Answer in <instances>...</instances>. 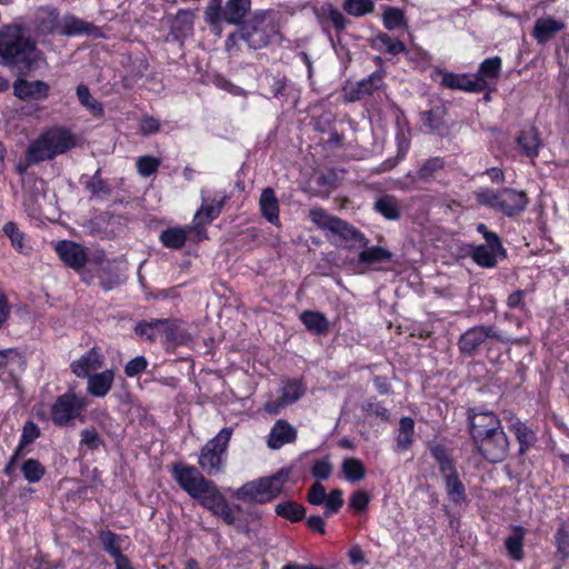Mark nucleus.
<instances>
[{
  "label": "nucleus",
  "mask_w": 569,
  "mask_h": 569,
  "mask_svg": "<svg viewBox=\"0 0 569 569\" xmlns=\"http://www.w3.org/2000/svg\"><path fill=\"white\" fill-rule=\"evenodd\" d=\"M516 142L522 153L530 158L537 157L541 147L540 134L538 129L535 127L520 131L516 138Z\"/></svg>",
  "instance_id": "nucleus-24"
},
{
  "label": "nucleus",
  "mask_w": 569,
  "mask_h": 569,
  "mask_svg": "<svg viewBox=\"0 0 569 569\" xmlns=\"http://www.w3.org/2000/svg\"><path fill=\"white\" fill-rule=\"evenodd\" d=\"M358 82L360 83V87H362L363 89L362 92L371 94L375 90L381 88L383 83V72L375 71L368 78L362 79L361 81Z\"/></svg>",
  "instance_id": "nucleus-58"
},
{
  "label": "nucleus",
  "mask_w": 569,
  "mask_h": 569,
  "mask_svg": "<svg viewBox=\"0 0 569 569\" xmlns=\"http://www.w3.org/2000/svg\"><path fill=\"white\" fill-rule=\"evenodd\" d=\"M555 540L557 545V553L561 561H565L569 557V531L566 530L565 526L558 528Z\"/></svg>",
  "instance_id": "nucleus-53"
},
{
  "label": "nucleus",
  "mask_w": 569,
  "mask_h": 569,
  "mask_svg": "<svg viewBox=\"0 0 569 569\" xmlns=\"http://www.w3.org/2000/svg\"><path fill=\"white\" fill-rule=\"evenodd\" d=\"M362 87L359 82L348 83L343 87V98L347 102H355L362 99L367 93L362 92Z\"/></svg>",
  "instance_id": "nucleus-62"
},
{
  "label": "nucleus",
  "mask_w": 569,
  "mask_h": 569,
  "mask_svg": "<svg viewBox=\"0 0 569 569\" xmlns=\"http://www.w3.org/2000/svg\"><path fill=\"white\" fill-rule=\"evenodd\" d=\"M309 217L311 221L317 224L319 228L323 230H329L330 232L335 230L336 224L338 223L339 218L329 214L322 208H313L309 212Z\"/></svg>",
  "instance_id": "nucleus-44"
},
{
  "label": "nucleus",
  "mask_w": 569,
  "mask_h": 569,
  "mask_svg": "<svg viewBox=\"0 0 569 569\" xmlns=\"http://www.w3.org/2000/svg\"><path fill=\"white\" fill-rule=\"evenodd\" d=\"M305 390L306 389L300 381L290 380L280 389V396L283 398L284 403L292 405L305 395Z\"/></svg>",
  "instance_id": "nucleus-46"
},
{
  "label": "nucleus",
  "mask_w": 569,
  "mask_h": 569,
  "mask_svg": "<svg viewBox=\"0 0 569 569\" xmlns=\"http://www.w3.org/2000/svg\"><path fill=\"white\" fill-rule=\"evenodd\" d=\"M501 70V59L499 57H492L485 59L479 68V71L476 76L482 77L485 80L489 79H498Z\"/></svg>",
  "instance_id": "nucleus-48"
},
{
  "label": "nucleus",
  "mask_w": 569,
  "mask_h": 569,
  "mask_svg": "<svg viewBox=\"0 0 569 569\" xmlns=\"http://www.w3.org/2000/svg\"><path fill=\"white\" fill-rule=\"evenodd\" d=\"M525 537L526 529L521 526H516L512 528V533L505 539V548L512 560L520 561L523 559Z\"/></svg>",
  "instance_id": "nucleus-27"
},
{
  "label": "nucleus",
  "mask_w": 569,
  "mask_h": 569,
  "mask_svg": "<svg viewBox=\"0 0 569 569\" xmlns=\"http://www.w3.org/2000/svg\"><path fill=\"white\" fill-rule=\"evenodd\" d=\"M300 319L306 328L315 335H323L329 330L328 319L319 311H303Z\"/></svg>",
  "instance_id": "nucleus-33"
},
{
  "label": "nucleus",
  "mask_w": 569,
  "mask_h": 569,
  "mask_svg": "<svg viewBox=\"0 0 569 569\" xmlns=\"http://www.w3.org/2000/svg\"><path fill=\"white\" fill-rule=\"evenodd\" d=\"M103 365V357L97 348L90 349L79 360L71 363L72 372L78 377H89L91 371L98 370Z\"/></svg>",
  "instance_id": "nucleus-21"
},
{
  "label": "nucleus",
  "mask_w": 569,
  "mask_h": 569,
  "mask_svg": "<svg viewBox=\"0 0 569 569\" xmlns=\"http://www.w3.org/2000/svg\"><path fill=\"white\" fill-rule=\"evenodd\" d=\"M446 492L448 495L449 500L455 505H460L466 501V489L461 480L459 479V475L445 479Z\"/></svg>",
  "instance_id": "nucleus-40"
},
{
  "label": "nucleus",
  "mask_w": 569,
  "mask_h": 569,
  "mask_svg": "<svg viewBox=\"0 0 569 569\" xmlns=\"http://www.w3.org/2000/svg\"><path fill=\"white\" fill-rule=\"evenodd\" d=\"M315 14L325 31H328L331 24L338 33H341L345 31L347 23H349L342 12L330 2L316 8Z\"/></svg>",
  "instance_id": "nucleus-15"
},
{
  "label": "nucleus",
  "mask_w": 569,
  "mask_h": 569,
  "mask_svg": "<svg viewBox=\"0 0 569 569\" xmlns=\"http://www.w3.org/2000/svg\"><path fill=\"white\" fill-rule=\"evenodd\" d=\"M331 232L339 236L340 239L346 242H352L351 246L359 244L367 247L369 243V240L358 229L340 218L335 230Z\"/></svg>",
  "instance_id": "nucleus-31"
},
{
  "label": "nucleus",
  "mask_w": 569,
  "mask_h": 569,
  "mask_svg": "<svg viewBox=\"0 0 569 569\" xmlns=\"http://www.w3.org/2000/svg\"><path fill=\"white\" fill-rule=\"evenodd\" d=\"M259 207L263 218L272 224H279V203L272 188H264L262 190Z\"/></svg>",
  "instance_id": "nucleus-25"
},
{
  "label": "nucleus",
  "mask_w": 569,
  "mask_h": 569,
  "mask_svg": "<svg viewBox=\"0 0 569 569\" xmlns=\"http://www.w3.org/2000/svg\"><path fill=\"white\" fill-rule=\"evenodd\" d=\"M194 231L193 227L180 228L172 227L161 231L159 239L161 243L169 249H181L188 238V232Z\"/></svg>",
  "instance_id": "nucleus-28"
},
{
  "label": "nucleus",
  "mask_w": 569,
  "mask_h": 569,
  "mask_svg": "<svg viewBox=\"0 0 569 569\" xmlns=\"http://www.w3.org/2000/svg\"><path fill=\"white\" fill-rule=\"evenodd\" d=\"M362 87L359 82L348 83L343 87V98L347 102H355L362 99L367 93L362 92Z\"/></svg>",
  "instance_id": "nucleus-63"
},
{
  "label": "nucleus",
  "mask_w": 569,
  "mask_h": 569,
  "mask_svg": "<svg viewBox=\"0 0 569 569\" xmlns=\"http://www.w3.org/2000/svg\"><path fill=\"white\" fill-rule=\"evenodd\" d=\"M223 201H219L216 204L208 203L207 199H202V206L194 214V232L197 233L198 240L207 238V231L204 224L212 222L221 212Z\"/></svg>",
  "instance_id": "nucleus-17"
},
{
  "label": "nucleus",
  "mask_w": 569,
  "mask_h": 569,
  "mask_svg": "<svg viewBox=\"0 0 569 569\" xmlns=\"http://www.w3.org/2000/svg\"><path fill=\"white\" fill-rule=\"evenodd\" d=\"M77 97L80 101V103L89 109L93 116L96 117H102L104 113L103 106L98 100L93 99L90 90L84 84H79L77 87Z\"/></svg>",
  "instance_id": "nucleus-41"
},
{
  "label": "nucleus",
  "mask_w": 569,
  "mask_h": 569,
  "mask_svg": "<svg viewBox=\"0 0 569 569\" xmlns=\"http://www.w3.org/2000/svg\"><path fill=\"white\" fill-rule=\"evenodd\" d=\"M21 472L27 481L38 482L44 476L46 469L39 460L30 458L21 465Z\"/></svg>",
  "instance_id": "nucleus-45"
},
{
  "label": "nucleus",
  "mask_w": 569,
  "mask_h": 569,
  "mask_svg": "<svg viewBox=\"0 0 569 569\" xmlns=\"http://www.w3.org/2000/svg\"><path fill=\"white\" fill-rule=\"evenodd\" d=\"M60 34L74 37L80 34L100 36V30L93 23L87 22L76 16H66L62 19Z\"/></svg>",
  "instance_id": "nucleus-20"
},
{
  "label": "nucleus",
  "mask_w": 569,
  "mask_h": 569,
  "mask_svg": "<svg viewBox=\"0 0 569 569\" xmlns=\"http://www.w3.org/2000/svg\"><path fill=\"white\" fill-rule=\"evenodd\" d=\"M488 339L507 343L509 338L502 336L493 326H476L463 332L458 341L461 353L472 357L477 353L480 346Z\"/></svg>",
  "instance_id": "nucleus-10"
},
{
  "label": "nucleus",
  "mask_w": 569,
  "mask_h": 569,
  "mask_svg": "<svg viewBox=\"0 0 569 569\" xmlns=\"http://www.w3.org/2000/svg\"><path fill=\"white\" fill-rule=\"evenodd\" d=\"M77 137L66 127H51L43 130L27 149L29 163L52 160L74 148Z\"/></svg>",
  "instance_id": "nucleus-3"
},
{
  "label": "nucleus",
  "mask_w": 569,
  "mask_h": 569,
  "mask_svg": "<svg viewBox=\"0 0 569 569\" xmlns=\"http://www.w3.org/2000/svg\"><path fill=\"white\" fill-rule=\"evenodd\" d=\"M445 162L441 158L436 157L428 159L418 170V177L422 180H428L443 167Z\"/></svg>",
  "instance_id": "nucleus-55"
},
{
  "label": "nucleus",
  "mask_w": 569,
  "mask_h": 569,
  "mask_svg": "<svg viewBox=\"0 0 569 569\" xmlns=\"http://www.w3.org/2000/svg\"><path fill=\"white\" fill-rule=\"evenodd\" d=\"M164 323L161 326V335L166 337L168 342L174 345H186L190 341V335L180 327L178 320L162 319Z\"/></svg>",
  "instance_id": "nucleus-32"
},
{
  "label": "nucleus",
  "mask_w": 569,
  "mask_h": 569,
  "mask_svg": "<svg viewBox=\"0 0 569 569\" xmlns=\"http://www.w3.org/2000/svg\"><path fill=\"white\" fill-rule=\"evenodd\" d=\"M341 470L348 481L358 482L366 477V468L358 458H346L342 462Z\"/></svg>",
  "instance_id": "nucleus-39"
},
{
  "label": "nucleus",
  "mask_w": 569,
  "mask_h": 569,
  "mask_svg": "<svg viewBox=\"0 0 569 569\" xmlns=\"http://www.w3.org/2000/svg\"><path fill=\"white\" fill-rule=\"evenodd\" d=\"M56 251L64 264L74 270L82 269L88 262V252L86 248L73 241H59L56 246Z\"/></svg>",
  "instance_id": "nucleus-13"
},
{
  "label": "nucleus",
  "mask_w": 569,
  "mask_h": 569,
  "mask_svg": "<svg viewBox=\"0 0 569 569\" xmlns=\"http://www.w3.org/2000/svg\"><path fill=\"white\" fill-rule=\"evenodd\" d=\"M172 477L190 497L198 499L213 515L227 500L214 482L204 478L194 466L177 462L172 466Z\"/></svg>",
  "instance_id": "nucleus-2"
},
{
  "label": "nucleus",
  "mask_w": 569,
  "mask_h": 569,
  "mask_svg": "<svg viewBox=\"0 0 569 569\" xmlns=\"http://www.w3.org/2000/svg\"><path fill=\"white\" fill-rule=\"evenodd\" d=\"M362 408L368 415H373V416L380 417L382 420L389 419L388 409L385 408L380 402H378L376 400L367 401Z\"/></svg>",
  "instance_id": "nucleus-64"
},
{
  "label": "nucleus",
  "mask_w": 569,
  "mask_h": 569,
  "mask_svg": "<svg viewBox=\"0 0 569 569\" xmlns=\"http://www.w3.org/2000/svg\"><path fill=\"white\" fill-rule=\"evenodd\" d=\"M509 447L510 442L505 430L472 445L473 450L490 463L502 462L508 457Z\"/></svg>",
  "instance_id": "nucleus-11"
},
{
  "label": "nucleus",
  "mask_w": 569,
  "mask_h": 569,
  "mask_svg": "<svg viewBox=\"0 0 569 569\" xmlns=\"http://www.w3.org/2000/svg\"><path fill=\"white\" fill-rule=\"evenodd\" d=\"M383 24L388 30L406 26L403 11L393 7L387 8L383 13Z\"/></svg>",
  "instance_id": "nucleus-49"
},
{
  "label": "nucleus",
  "mask_w": 569,
  "mask_h": 569,
  "mask_svg": "<svg viewBox=\"0 0 569 569\" xmlns=\"http://www.w3.org/2000/svg\"><path fill=\"white\" fill-rule=\"evenodd\" d=\"M40 437L39 427L31 420H28L23 428L20 437V447H27Z\"/></svg>",
  "instance_id": "nucleus-57"
},
{
  "label": "nucleus",
  "mask_w": 569,
  "mask_h": 569,
  "mask_svg": "<svg viewBox=\"0 0 569 569\" xmlns=\"http://www.w3.org/2000/svg\"><path fill=\"white\" fill-rule=\"evenodd\" d=\"M377 40L386 48V51L391 54H398L406 51V46L402 41L392 39L387 33H380Z\"/></svg>",
  "instance_id": "nucleus-56"
},
{
  "label": "nucleus",
  "mask_w": 569,
  "mask_h": 569,
  "mask_svg": "<svg viewBox=\"0 0 569 569\" xmlns=\"http://www.w3.org/2000/svg\"><path fill=\"white\" fill-rule=\"evenodd\" d=\"M87 401L74 392L68 391L59 396L51 407V419L56 426H66L81 416Z\"/></svg>",
  "instance_id": "nucleus-9"
},
{
  "label": "nucleus",
  "mask_w": 569,
  "mask_h": 569,
  "mask_svg": "<svg viewBox=\"0 0 569 569\" xmlns=\"http://www.w3.org/2000/svg\"><path fill=\"white\" fill-rule=\"evenodd\" d=\"M3 232L11 240V244L19 251H24L23 233L19 230L13 221H9L3 226Z\"/></svg>",
  "instance_id": "nucleus-52"
},
{
  "label": "nucleus",
  "mask_w": 569,
  "mask_h": 569,
  "mask_svg": "<svg viewBox=\"0 0 569 569\" xmlns=\"http://www.w3.org/2000/svg\"><path fill=\"white\" fill-rule=\"evenodd\" d=\"M98 539L103 551L112 558L122 553L120 540L121 537L109 529H101L98 531Z\"/></svg>",
  "instance_id": "nucleus-37"
},
{
  "label": "nucleus",
  "mask_w": 569,
  "mask_h": 569,
  "mask_svg": "<svg viewBox=\"0 0 569 569\" xmlns=\"http://www.w3.org/2000/svg\"><path fill=\"white\" fill-rule=\"evenodd\" d=\"M280 14L272 10L256 11L239 29V37L249 48L259 50L269 46L280 33Z\"/></svg>",
  "instance_id": "nucleus-4"
},
{
  "label": "nucleus",
  "mask_w": 569,
  "mask_h": 569,
  "mask_svg": "<svg viewBox=\"0 0 569 569\" xmlns=\"http://www.w3.org/2000/svg\"><path fill=\"white\" fill-rule=\"evenodd\" d=\"M326 488L320 482H315L308 491V502L313 506H321L326 502Z\"/></svg>",
  "instance_id": "nucleus-59"
},
{
  "label": "nucleus",
  "mask_w": 569,
  "mask_h": 569,
  "mask_svg": "<svg viewBox=\"0 0 569 569\" xmlns=\"http://www.w3.org/2000/svg\"><path fill=\"white\" fill-rule=\"evenodd\" d=\"M373 209L387 220L396 221L401 217L399 200L390 194L379 197L373 203Z\"/></svg>",
  "instance_id": "nucleus-29"
},
{
  "label": "nucleus",
  "mask_w": 569,
  "mask_h": 569,
  "mask_svg": "<svg viewBox=\"0 0 569 569\" xmlns=\"http://www.w3.org/2000/svg\"><path fill=\"white\" fill-rule=\"evenodd\" d=\"M114 375L112 370L88 377V392L94 397H104L111 389Z\"/></svg>",
  "instance_id": "nucleus-26"
},
{
  "label": "nucleus",
  "mask_w": 569,
  "mask_h": 569,
  "mask_svg": "<svg viewBox=\"0 0 569 569\" xmlns=\"http://www.w3.org/2000/svg\"><path fill=\"white\" fill-rule=\"evenodd\" d=\"M392 253L379 246H373L362 250L358 256V261L363 264H373L391 260Z\"/></svg>",
  "instance_id": "nucleus-38"
},
{
  "label": "nucleus",
  "mask_w": 569,
  "mask_h": 569,
  "mask_svg": "<svg viewBox=\"0 0 569 569\" xmlns=\"http://www.w3.org/2000/svg\"><path fill=\"white\" fill-rule=\"evenodd\" d=\"M470 257L482 268H493L497 266V258L500 257V252L495 248L479 244L472 247Z\"/></svg>",
  "instance_id": "nucleus-34"
},
{
  "label": "nucleus",
  "mask_w": 569,
  "mask_h": 569,
  "mask_svg": "<svg viewBox=\"0 0 569 569\" xmlns=\"http://www.w3.org/2000/svg\"><path fill=\"white\" fill-rule=\"evenodd\" d=\"M445 116L446 108L443 106H437L428 111L421 112V121L430 130L438 131L443 127Z\"/></svg>",
  "instance_id": "nucleus-42"
},
{
  "label": "nucleus",
  "mask_w": 569,
  "mask_h": 569,
  "mask_svg": "<svg viewBox=\"0 0 569 569\" xmlns=\"http://www.w3.org/2000/svg\"><path fill=\"white\" fill-rule=\"evenodd\" d=\"M232 429L223 428L220 432L201 449L199 466L209 476L217 475L222 469V456L231 439Z\"/></svg>",
  "instance_id": "nucleus-7"
},
{
  "label": "nucleus",
  "mask_w": 569,
  "mask_h": 569,
  "mask_svg": "<svg viewBox=\"0 0 569 569\" xmlns=\"http://www.w3.org/2000/svg\"><path fill=\"white\" fill-rule=\"evenodd\" d=\"M467 418L472 445L493 436L496 432L503 431L501 421L493 411L469 408Z\"/></svg>",
  "instance_id": "nucleus-8"
},
{
  "label": "nucleus",
  "mask_w": 569,
  "mask_h": 569,
  "mask_svg": "<svg viewBox=\"0 0 569 569\" xmlns=\"http://www.w3.org/2000/svg\"><path fill=\"white\" fill-rule=\"evenodd\" d=\"M332 465L327 460H317L311 469V473L318 480H326L331 476Z\"/></svg>",
  "instance_id": "nucleus-61"
},
{
  "label": "nucleus",
  "mask_w": 569,
  "mask_h": 569,
  "mask_svg": "<svg viewBox=\"0 0 569 569\" xmlns=\"http://www.w3.org/2000/svg\"><path fill=\"white\" fill-rule=\"evenodd\" d=\"M42 53L20 27L6 26L0 30V66L26 74L39 68Z\"/></svg>",
  "instance_id": "nucleus-1"
},
{
  "label": "nucleus",
  "mask_w": 569,
  "mask_h": 569,
  "mask_svg": "<svg viewBox=\"0 0 569 569\" xmlns=\"http://www.w3.org/2000/svg\"><path fill=\"white\" fill-rule=\"evenodd\" d=\"M509 429L513 432L519 443V455H525L535 445L537 440L536 433L519 419L513 421Z\"/></svg>",
  "instance_id": "nucleus-30"
},
{
  "label": "nucleus",
  "mask_w": 569,
  "mask_h": 569,
  "mask_svg": "<svg viewBox=\"0 0 569 569\" xmlns=\"http://www.w3.org/2000/svg\"><path fill=\"white\" fill-rule=\"evenodd\" d=\"M476 200L479 204L491 208L507 217H513L522 212L528 204L526 192L511 188L501 190L481 189L476 192Z\"/></svg>",
  "instance_id": "nucleus-6"
},
{
  "label": "nucleus",
  "mask_w": 569,
  "mask_h": 569,
  "mask_svg": "<svg viewBox=\"0 0 569 569\" xmlns=\"http://www.w3.org/2000/svg\"><path fill=\"white\" fill-rule=\"evenodd\" d=\"M159 166L160 160L151 156H143L137 160L138 172L142 177H150L158 170Z\"/></svg>",
  "instance_id": "nucleus-54"
},
{
  "label": "nucleus",
  "mask_w": 569,
  "mask_h": 569,
  "mask_svg": "<svg viewBox=\"0 0 569 569\" xmlns=\"http://www.w3.org/2000/svg\"><path fill=\"white\" fill-rule=\"evenodd\" d=\"M148 366V361L143 356H138L127 362L124 367V373L128 377H136L142 373Z\"/></svg>",
  "instance_id": "nucleus-60"
},
{
  "label": "nucleus",
  "mask_w": 569,
  "mask_h": 569,
  "mask_svg": "<svg viewBox=\"0 0 569 569\" xmlns=\"http://www.w3.org/2000/svg\"><path fill=\"white\" fill-rule=\"evenodd\" d=\"M86 189L94 197L107 198L111 194V187L101 178V169H98L93 176L86 182Z\"/></svg>",
  "instance_id": "nucleus-43"
},
{
  "label": "nucleus",
  "mask_w": 569,
  "mask_h": 569,
  "mask_svg": "<svg viewBox=\"0 0 569 569\" xmlns=\"http://www.w3.org/2000/svg\"><path fill=\"white\" fill-rule=\"evenodd\" d=\"M80 446H84L92 451L97 450L104 443L99 432L93 427L83 429L80 433Z\"/></svg>",
  "instance_id": "nucleus-51"
},
{
  "label": "nucleus",
  "mask_w": 569,
  "mask_h": 569,
  "mask_svg": "<svg viewBox=\"0 0 569 569\" xmlns=\"http://www.w3.org/2000/svg\"><path fill=\"white\" fill-rule=\"evenodd\" d=\"M565 28V23L553 18H540L535 22L532 36L539 43L551 40L556 33Z\"/></svg>",
  "instance_id": "nucleus-23"
},
{
  "label": "nucleus",
  "mask_w": 569,
  "mask_h": 569,
  "mask_svg": "<svg viewBox=\"0 0 569 569\" xmlns=\"http://www.w3.org/2000/svg\"><path fill=\"white\" fill-rule=\"evenodd\" d=\"M194 13L191 10L180 9L171 23V34L176 40L183 41L193 33Z\"/></svg>",
  "instance_id": "nucleus-22"
},
{
  "label": "nucleus",
  "mask_w": 569,
  "mask_h": 569,
  "mask_svg": "<svg viewBox=\"0 0 569 569\" xmlns=\"http://www.w3.org/2000/svg\"><path fill=\"white\" fill-rule=\"evenodd\" d=\"M296 438L297 429L287 420L280 419L271 428L267 443L270 449L277 450L287 443L293 442Z\"/></svg>",
  "instance_id": "nucleus-19"
},
{
  "label": "nucleus",
  "mask_w": 569,
  "mask_h": 569,
  "mask_svg": "<svg viewBox=\"0 0 569 569\" xmlns=\"http://www.w3.org/2000/svg\"><path fill=\"white\" fill-rule=\"evenodd\" d=\"M289 470L280 469L278 472L246 482L233 492V497L253 503H267L273 500L282 490Z\"/></svg>",
  "instance_id": "nucleus-5"
},
{
  "label": "nucleus",
  "mask_w": 569,
  "mask_h": 569,
  "mask_svg": "<svg viewBox=\"0 0 569 569\" xmlns=\"http://www.w3.org/2000/svg\"><path fill=\"white\" fill-rule=\"evenodd\" d=\"M441 84L455 90L467 92H482L487 90L488 82L480 76L457 74L452 72H443Z\"/></svg>",
  "instance_id": "nucleus-12"
},
{
  "label": "nucleus",
  "mask_w": 569,
  "mask_h": 569,
  "mask_svg": "<svg viewBox=\"0 0 569 569\" xmlns=\"http://www.w3.org/2000/svg\"><path fill=\"white\" fill-rule=\"evenodd\" d=\"M34 24L38 34L48 36L54 32L60 33L62 20L59 19L56 8L42 7L37 10Z\"/></svg>",
  "instance_id": "nucleus-16"
},
{
  "label": "nucleus",
  "mask_w": 569,
  "mask_h": 569,
  "mask_svg": "<svg viewBox=\"0 0 569 569\" xmlns=\"http://www.w3.org/2000/svg\"><path fill=\"white\" fill-rule=\"evenodd\" d=\"M50 92V86L42 80L29 81L22 78L13 82V93L21 100H43Z\"/></svg>",
  "instance_id": "nucleus-14"
},
{
  "label": "nucleus",
  "mask_w": 569,
  "mask_h": 569,
  "mask_svg": "<svg viewBox=\"0 0 569 569\" xmlns=\"http://www.w3.org/2000/svg\"><path fill=\"white\" fill-rule=\"evenodd\" d=\"M342 8L350 16L361 17L372 12L375 3L371 0H345Z\"/></svg>",
  "instance_id": "nucleus-47"
},
{
  "label": "nucleus",
  "mask_w": 569,
  "mask_h": 569,
  "mask_svg": "<svg viewBox=\"0 0 569 569\" xmlns=\"http://www.w3.org/2000/svg\"><path fill=\"white\" fill-rule=\"evenodd\" d=\"M163 325L162 319L141 320L134 326L133 331L139 338L153 342L161 335V326Z\"/></svg>",
  "instance_id": "nucleus-35"
},
{
  "label": "nucleus",
  "mask_w": 569,
  "mask_h": 569,
  "mask_svg": "<svg viewBox=\"0 0 569 569\" xmlns=\"http://www.w3.org/2000/svg\"><path fill=\"white\" fill-rule=\"evenodd\" d=\"M223 11L222 0H210L209 4L204 10V20L213 29L220 26V14Z\"/></svg>",
  "instance_id": "nucleus-50"
},
{
  "label": "nucleus",
  "mask_w": 569,
  "mask_h": 569,
  "mask_svg": "<svg viewBox=\"0 0 569 569\" xmlns=\"http://www.w3.org/2000/svg\"><path fill=\"white\" fill-rule=\"evenodd\" d=\"M251 10V0H227L220 14V23L242 26L244 18Z\"/></svg>",
  "instance_id": "nucleus-18"
},
{
  "label": "nucleus",
  "mask_w": 569,
  "mask_h": 569,
  "mask_svg": "<svg viewBox=\"0 0 569 569\" xmlns=\"http://www.w3.org/2000/svg\"><path fill=\"white\" fill-rule=\"evenodd\" d=\"M277 516L292 522L302 520L306 517V508L292 500L278 503L274 509Z\"/></svg>",
  "instance_id": "nucleus-36"
}]
</instances>
